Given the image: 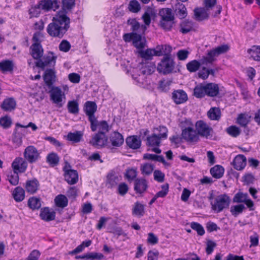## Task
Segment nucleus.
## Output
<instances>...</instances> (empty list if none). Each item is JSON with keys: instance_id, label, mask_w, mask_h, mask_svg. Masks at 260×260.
Instances as JSON below:
<instances>
[{"instance_id": "nucleus-30", "label": "nucleus", "mask_w": 260, "mask_h": 260, "mask_svg": "<svg viewBox=\"0 0 260 260\" xmlns=\"http://www.w3.org/2000/svg\"><path fill=\"white\" fill-rule=\"evenodd\" d=\"M75 6V0H62V8L58 12H62L67 15V13L71 11Z\"/></svg>"}, {"instance_id": "nucleus-23", "label": "nucleus", "mask_w": 260, "mask_h": 260, "mask_svg": "<svg viewBox=\"0 0 260 260\" xmlns=\"http://www.w3.org/2000/svg\"><path fill=\"white\" fill-rule=\"evenodd\" d=\"M16 107V102L13 98L5 99L2 102L1 107L6 112H11L15 110Z\"/></svg>"}, {"instance_id": "nucleus-12", "label": "nucleus", "mask_w": 260, "mask_h": 260, "mask_svg": "<svg viewBox=\"0 0 260 260\" xmlns=\"http://www.w3.org/2000/svg\"><path fill=\"white\" fill-rule=\"evenodd\" d=\"M26 159L22 157H16L12 164V168L15 173H24L27 167Z\"/></svg>"}, {"instance_id": "nucleus-29", "label": "nucleus", "mask_w": 260, "mask_h": 260, "mask_svg": "<svg viewBox=\"0 0 260 260\" xmlns=\"http://www.w3.org/2000/svg\"><path fill=\"white\" fill-rule=\"evenodd\" d=\"M30 49L31 54L34 59L38 60L43 56V49L41 44H32Z\"/></svg>"}, {"instance_id": "nucleus-20", "label": "nucleus", "mask_w": 260, "mask_h": 260, "mask_svg": "<svg viewBox=\"0 0 260 260\" xmlns=\"http://www.w3.org/2000/svg\"><path fill=\"white\" fill-rule=\"evenodd\" d=\"M232 165L234 168L238 171L244 169L246 165V158L242 154L237 155L234 159Z\"/></svg>"}, {"instance_id": "nucleus-54", "label": "nucleus", "mask_w": 260, "mask_h": 260, "mask_svg": "<svg viewBox=\"0 0 260 260\" xmlns=\"http://www.w3.org/2000/svg\"><path fill=\"white\" fill-rule=\"evenodd\" d=\"M245 207L243 204H239L237 205L232 206L231 207L230 211L232 214L234 216L242 213Z\"/></svg>"}, {"instance_id": "nucleus-8", "label": "nucleus", "mask_w": 260, "mask_h": 260, "mask_svg": "<svg viewBox=\"0 0 260 260\" xmlns=\"http://www.w3.org/2000/svg\"><path fill=\"white\" fill-rule=\"evenodd\" d=\"M49 91L50 100L55 104L58 108L63 106V98L65 99V95L61 89L58 87L53 86Z\"/></svg>"}, {"instance_id": "nucleus-41", "label": "nucleus", "mask_w": 260, "mask_h": 260, "mask_svg": "<svg viewBox=\"0 0 260 260\" xmlns=\"http://www.w3.org/2000/svg\"><path fill=\"white\" fill-rule=\"evenodd\" d=\"M13 61L10 60H5L0 62V70L3 72H12L13 70Z\"/></svg>"}, {"instance_id": "nucleus-50", "label": "nucleus", "mask_w": 260, "mask_h": 260, "mask_svg": "<svg viewBox=\"0 0 260 260\" xmlns=\"http://www.w3.org/2000/svg\"><path fill=\"white\" fill-rule=\"evenodd\" d=\"M28 205L32 210L39 209L41 206L40 199L36 197H31L28 201Z\"/></svg>"}, {"instance_id": "nucleus-63", "label": "nucleus", "mask_w": 260, "mask_h": 260, "mask_svg": "<svg viewBox=\"0 0 260 260\" xmlns=\"http://www.w3.org/2000/svg\"><path fill=\"white\" fill-rule=\"evenodd\" d=\"M249 120L247 116L244 114H240L237 118V123L241 126L245 127Z\"/></svg>"}, {"instance_id": "nucleus-28", "label": "nucleus", "mask_w": 260, "mask_h": 260, "mask_svg": "<svg viewBox=\"0 0 260 260\" xmlns=\"http://www.w3.org/2000/svg\"><path fill=\"white\" fill-rule=\"evenodd\" d=\"M208 10L205 8H197L194 10V18L196 20L201 21L207 19L209 17Z\"/></svg>"}, {"instance_id": "nucleus-44", "label": "nucleus", "mask_w": 260, "mask_h": 260, "mask_svg": "<svg viewBox=\"0 0 260 260\" xmlns=\"http://www.w3.org/2000/svg\"><path fill=\"white\" fill-rule=\"evenodd\" d=\"M56 205L60 208H64L68 205L67 198L63 194H59L54 199Z\"/></svg>"}, {"instance_id": "nucleus-52", "label": "nucleus", "mask_w": 260, "mask_h": 260, "mask_svg": "<svg viewBox=\"0 0 260 260\" xmlns=\"http://www.w3.org/2000/svg\"><path fill=\"white\" fill-rule=\"evenodd\" d=\"M41 7L38 4V5L31 6L28 10L29 18L33 17H38L41 13Z\"/></svg>"}, {"instance_id": "nucleus-36", "label": "nucleus", "mask_w": 260, "mask_h": 260, "mask_svg": "<svg viewBox=\"0 0 260 260\" xmlns=\"http://www.w3.org/2000/svg\"><path fill=\"white\" fill-rule=\"evenodd\" d=\"M83 136L82 131H76L75 132H70L68 133L67 139L73 143H78L81 141Z\"/></svg>"}, {"instance_id": "nucleus-2", "label": "nucleus", "mask_w": 260, "mask_h": 260, "mask_svg": "<svg viewBox=\"0 0 260 260\" xmlns=\"http://www.w3.org/2000/svg\"><path fill=\"white\" fill-rule=\"evenodd\" d=\"M155 66L153 62L143 63L138 68L133 69L132 77L139 86L148 84L146 77L152 74L155 71Z\"/></svg>"}, {"instance_id": "nucleus-7", "label": "nucleus", "mask_w": 260, "mask_h": 260, "mask_svg": "<svg viewBox=\"0 0 260 260\" xmlns=\"http://www.w3.org/2000/svg\"><path fill=\"white\" fill-rule=\"evenodd\" d=\"M196 128L197 134L206 139L212 137L213 134V128L203 120H199L196 123Z\"/></svg>"}, {"instance_id": "nucleus-4", "label": "nucleus", "mask_w": 260, "mask_h": 260, "mask_svg": "<svg viewBox=\"0 0 260 260\" xmlns=\"http://www.w3.org/2000/svg\"><path fill=\"white\" fill-rule=\"evenodd\" d=\"M97 110V105L94 102L87 101L84 105L83 111L88 116L90 123V128L92 132L96 131L97 118L94 113Z\"/></svg>"}, {"instance_id": "nucleus-19", "label": "nucleus", "mask_w": 260, "mask_h": 260, "mask_svg": "<svg viewBox=\"0 0 260 260\" xmlns=\"http://www.w3.org/2000/svg\"><path fill=\"white\" fill-rule=\"evenodd\" d=\"M139 54L143 59L151 60L153 56H160L162 54V53L161 50L157 51L153 49H147L146 50L141 49L139 51Z\"/></svg>"}, {"instance_id": "nucleus-38", "label": "nucleus", "mask_w": 260, "mask_h": 260, "mask_svg": "<svg viewBox=\"0 0 260 260\" xmlns=\"http://www.w3.org/2000/svg\"><path fill=\"white\" fill-rule=\"evenodd\" d=\"M69 113L77 115L79 112V103L76 100L69 101L67 104Z\"/></svg>"}, {"instance_id": "nucleus-62", "label": "nucleus", "mask_w": 260, "mask_h": 260, "mask_svg": "<svg viewBox=\"0 0 260 260\" xmlns=\"http://www.w3.org/2000/svg\"><path fill=\"white\" fill-rule=\"evenodd\" d=\"M179 126L182 131L193 127V123L190 119L183 118L180 122Z\"/></svg>"}, {"instance_id": "nucleus-22", "label": "nucleus", "mask_w": 260, "mask_h": 260, "mask_svg": "<svg viewBox=\"0 0 260 260\" xmlns=\"http://www.w3.org/2000/svg\"><path fill=\"white\" fill-rule=\"evenodd\" d=\"M65 180L69 184H76L78 181V174L74 170H67L64 171Z\"/></svg>"}, {"instance_id": "nucleus-11", "label": "nucleus", "mask_w": 260, "mask_h": 260, "mask_svg": "<svg viewBox=\"0 0 260 260\" xmlns=\"http://www.w3.org/2000/svg\"><path fill=\"white\" fill-rule=\"evenodd\" d=\"M108 137L104 133H97L94 134L89 141L92 146L100 149L104 147L107 144Z\"/></svg>"}, {"instance_id": "nucleus-53", "label": "nucleus", "mask_w": 260, "mask_h": 260, "mask_svg": "<svg viewBox=\"0 0 260 260\" xmlns=\"http://www.w3.org/2000/svg\"><path fill=\"white\" fill-rule=\"evenodd\" d=\"M172 81L170 79H162L159 81L158 88L162 91L169 90Z\"/></svg>"}, {"instance_id": "nucleus-51", "label": "nucleus", "mask_w": 260, "mask_h": 260, "mask_svg": "<svg viewBox=\"0 0 260 260\" xmlns=\"http://www.w3.org/2000/svg\"><path fill=\"white\" fill-rule=\"evenodd\" d=\"M229 50V47L228 45H222L221 46H218L211 50V52L214 54L215 57L218 56V55L226 53Z\"/></svg>"}, {"instance_id": "nucleus-26", "label": "nucleus", "mask_w": 260, "mask_h": 260, "mask_svg": "<svg viewBox=\"0 0 260 260\" xmlns=\"http://www.w3.org/2000/svg\"><path fill=\"white\" fill-rule=\"evenodd\" d=\"M110 140L112 145L114 147L121 146L124 142L122 135L118 132H114L111 136Z\"/></svg>"}, {"instance_id": "nucleus-17", "label": "nucleus", "mask_w": 260, "mask_h": 260, "mask_svg": "<svg viewBox=\"0 0 260 260\" xmlns=\"http://www.w3.org/2000/svg\"><path fill=\"white\" fill-rule=\"evenodd\" d=\"M41 9L46 11L55 10L59 7L57 0H42L39 3Z\"/></svg>"}, {"instance_id": "nucleus-48", "label": "nucleus", "mask_w": 260, "mask_h": 260, "mask_svg": "<svg viewBox=\"0 0 260 260\" xmlns=\"http://www.w3.org/2000/svg\"><path fill=\"white\" fill-rule=\"evenodd\" d=\"M193 29V24L192 22L189 21H185L180 24V31L184 34H186Z\"/></svg>"}, {"instance_id": "nucleus-18", "label": "nucleus", "mask_w": 260, "mask_h": 260, "mask_svg": "<svg viewBox=\"0 0 260 260\" xmlns=\"http://www.w3.org/2000/svg\"><path fill=\"white\" fill-rule=\"evenodd\" d=\"M40 187L39 181L36 178L28 180L25 182V188L30 194L35 193Z\"/></svg>"}, {"instance_id": "nucleus-1", "label": "nucleus", "mask_w": 260, "mask_h": 260, "mask_svg": "<svg viewBox=\"0 0 260 260\" xmlns=\"http://www.w3.org/2000/svg\"><path fill=\"white\" fill-rule=\"evenodd\" d=\"M70 27V18L62 12H57L48 25L46 31L50 36L61 39Z\"/></svg>"}, {"instance_id": "nucleus-46", "label": "nucleus", "mask_w": 260, "mask_h": 260, "mask_svg": "<svg viewBox=\"0 0 260 260\" xmlns=\"http://www.w3.org/2000/svg\"><path fill=\"white\" fill-rule=\"evenodd\" d=\"M127 9L131 12L137 13L141 10V7L137 0H131L129 2Z\"/></svg>"}, {"instance_id": "nucleus-5", "label": "nucleus", "mask_w": 260, "mask_h": 260, "mask_svg": "<svg viewBox=\"0 0 260 260\" xmlns=\"http://www.w3.org/2000/svg\"><path fill=\"white\" fill-rule=\"evenodd\" d=\"M143 34L131 32L124 34L123 39L125 42H132L133 46L138 49H143L146 43V39L142 37Z\"/></svg>"}, {"instance_id": "nucleus-35", "label": "nucleus", "mask_w": 260, "mask_h": 260, "mask_svg": "<svg viewBox=\"0 0 260 260\" xmlns=\"http://www.w3.org/2000/svg\"><path fill=\"white\" fill-rule=\"evenodd\" d=\"M221 111L219 108L212 107L207 112L208 117L211 120L218 121L221 117Z\"/></svg>"}, {"instance_id": "nucleus-58", "label": "nucleus", "mask_w": 260, "mask_h": 260, "mask_svg": "<svg viewBox=\"0 0 260 260\" xmlns=\"http://www.w3.org/2000/svg\"><path fill=\"white\" fill-rule=\"evenodd\" d=\"M226 131L231 136L235 138L238 137L241 133L240 128L235 125H232L228 127Z\"/></svg>"}, {"instance_id": "nucleus-39", "label": "nucleus", "mask_w": 260, "mask_h": 260, "mask_svg": "<svg viewBox=\"0 0 260 260\" xmlns=\"http://www.w3.org/2000/svg\"><path fill=\"white\" fill-rule=\"evenodd\" d=\"M193 95L197 98H202L206 95L205 84L197 85L193 89Z\"/></svg>"}, {"instance_id": "nucleus-34", "label": "nucleus", "mask_w": 260, "mask_h": 260, "mask_svg": "<svg viewBox=\"0 0 260 260\" xmlns=\"http://www.w3.org/2000/svg\"><path fill=\"white\" fill-rule=\"evenodd\" d=\"M175 12L180 19L185 18L187 15L186 8L182 3H178L175 5Z\"/></svg>"}, {"instance_id": "nucleus-13", "label": "nucleus", "mask_w": 260, "mask_h": 260, "mask_svg": "<svg viewBox=\"0 0 260 260\" xmlns=\"http://www.w3.org/2000/svg\"><path fill=\"white\" fill-rule=\"evenodd\" d=\"M127 24L131 26V30L132 32L138 34H144L147 27L144 25H140L136 18H129L127 21Z\"/></svg>"}, {"instance_id": "nucleus-57", "label": "nucleus", "mask_w": 260, "mask_h": 260, "mask_svg": "<svg viewBox=\"0 0 260 260\" xmlns=\"http://www.w3.org/2000/svg\"><path fill=\"white\" fill-rule=\"evenodd\" d=\"M248 198V195L247 193H244L242 192H238L235 195L233 202L238 203H244Z\"/></svg>"}, {"instance_id": "nucleus-64", "label": "nucleus", "mask_w": 260, "mask_h": 260, "mask_svg": "<svg viewBox=\"0 0 260 260\" xmlns=\"http://www.w3.org/2000/svg\"><path fill=\"white\" fill-rule=\"evenodd\" d=\"M169 184L166 183L161 185L162 190L159 191L156 193V197L157 198H164L167 196L169 191Z\"/></svg>"}, {"instance_id": "nucleus-37", "label": "nucleus", "mask_w": 260, "mask_h": 260, "mask_svg": "<svg viewBox=\"0 0 260 260\" xmlns=\"http://www.w3.org/2000/svg\"><path fill=\"white\" fill-rule=\"evenodd\" d=\"M210 172L213 177L216 179H219L223 176L224 169L220 165H216L211 168Z\"/></svg>"}, {"instance_id": "nucleus-25", "label": "nucleus", "mask_w": 260, "mask_h": 260, "mask_svg": "<svg viewBox=\"0 0 260 260\" xmlns=\"http://www.w3.org/2000/svg\"><path fill=\"white\" fill-rule=\"evenodd\" d=\"M206 95L210 97H214L219 93L218 85L213 83H209L205 84Z\"/></svg>"}, {"instance_id": "nucleus-21", "label": "nucleus", "mask_w": 260, "mask_h": 260, "mask_svg": "<svg viewBox=\"0 0 260 260\" xmlns=\"http://www.w3.org/2000/svg\"><path fill=\"white\" fill-rule=\"evenodd\" d=\"M187 99V94L182 90H175L172 93V99L176 104L184 103Z\"/></svg>"}, {"instance_id": "nucleus-16", "label": "nucleus", "mask_w": 260, "mask_h": 260, "mask_svg": "<svg viewBox=\"0 0 260 260\" xmlns=\"http://www.w3.org/2000/svg\"><path fill=\"white\" fill-rule=\"evenodd\" d=\"M182 136L184 139L188 142H198L199 137L193 127L182 131Z\"/></svg>"}, {"instance_id": "nucleus-60", "label": "nucleus", "mask_w": 260, "mask_h": 260, "mask_svg": "<svg viewBox=\"0 0 260 260\" xmlns=\"http://www.w3.org/2000/svg\"><path fill=\"white\" fill-rule=\"evenodd\" d=\"M12 124V119L8 116L3 117L0 119V125L4 128L7 129L9 128L11 126Z\"/></svg>"}, {"instance_id": "nucleus-42", "label": "nucleus", "mask_w": 260, "mask_h": 260, "mask_svg": "<svg viewBox=\"0 0 260 260\" xmlns=\"http://www.w3.org/2000/svg\"><path fill=\"white\" fill-rule=\"evenodd\" d=\"M201 63L197 60H192L186 64V69L190 73L196 72L199 70Z\"/></svg>"}, {"instance_id": "nucleus-61", "label": "nucleus", "mask_w": 260, "mask_h": 260, "mask_svg": "<svg viewBox=\"0 0 260 260\" xmlns=\"http://www.w3.org/2000/svg\"><path fill=\"white\" fill-rule=\"evenodd\" d=\"M125 177L128 181L134 180L137 176V172L136 169L131 168L126 170Z\"/></svg>"}, {"instance_id": "nucleus-14", "label": "nucleus", "mask_w": 260, "mask_h": 260, "mask_svg": "<svg viewBox=\"0 0 260 260\" xmlns=\"http://www.w3.org/2000/svg\"><path fill=\"white\" fill-rule=\"evenodd\" d=\"M148 188V183L146 179L144 178H137L134 182V190L136 193L140 194L145 192Z\"/></svg>"}, {"instance_id": "nucleus-27", "label": "nucleus", "mask_w": 260, "mask_h": 260, "mask_svg": "<svg viewBox=\"0 0 260 260\" xmlns=\"http://www.w3.org/2000/svg\"><path fill=\"white\" fill-rule=\"evenodd\" d=\"M40 216L42 220L46 221H50L55 219V212L50 211L49 208L45 207L41 209Z\"/></svg>"}, {"instance_id": "nucleus-9", "label": "nucleus", "mask_w": 260, "mask_h": 260, "mask_svg": "<svg viewBox=\"0 0 260 260\" xmlns=\"http://www.w3.org/2000/svg\"><path fill=\"white\" fill-rule=\"evenodd\" d=\"M24 158L30 164L37 162L40 158V153L38 149L34 146H27L24 150Z\"/></svg>"}, {"instance_id": "nucleus-55", "label": "nucleus", "mask_w": 260, "mask_h": 260, "mask_svg": "<svg viewBox=\"0 0 260 260\" xmlns=\"http://www.w3.org/2000/svg\"><path fill=\"white\" fill-rule=\"evenodd\" d=\"M174 24V20H160V27L166 30H170Z\"/></svg>"}, {"instance_id": "nucleus-24", "label": "nucleus", "mask_w": 260, "mask_h": 260, "mask_svg": "<svg viewBox=\"0 0 260 260\" xmlns=\"http://www.w3.org/2000/svg\"><path fill=\"white\" fill-rule=\"evenodd\" d=\"M126 145L131 149H139L141 145V141L137 136H131L126 139Z\"/></svg>"}, {"instance_id": "nucleus-6", "label": "nucleus", "mask_w": 260, "mask_h": 260, "mask_svg": "<svg viewBox=\"0 0 260 260\" xmlns=\"http://www.w3.org/2000/svg\"><path fill=\"white\" fill-rule=\"evenodd\" d=\"M230 203V198L225 194H221L215 199L214 203H211L212 209L217 213L220 212L229 207Z\"/></svg>"}, {"instance_id": "nucleus-10", "label": "nucleus", "mask_w": 260, "mask_h": 260, "mask_svg": "<svg viewBox=\"0 0 260 260\" xmlns=\"http://www.w3.org/2000/svg\"><path fill=\"white\" fill-rule=\"evenodd\" d=\"M57 57L54 55L53 52L49 53L48 55H45L42 59L40 58L36 62V66L44 70L47 66L54 67L56 63Z\"/></svg>"}, {"instance_id": "nucleus-32", "label": "nucleus", "mask_w": 260, "mask_h": 260, "mask_svg": "<svg viewBox=\"0 0 260 260\" xmlns=\"http://www.w3.org/2000/svg\"><path fill=\"white\" fill-rule=\"evenodd\" d=\"M160 17V20H174V15L171 9L162 8L160 9L158 13Z\"/></svg>"}, {"instance_id": "nucleus-33", "label": "nucleus", "mask_w": 260, "mask_h": 260, "mask_svg": "<svg viewBox=\"0 0 260 260\" xmlns=\"http://www.w3.org/2000/svg\"><path fill=\"white\" fill-rule=\"evenodd\" d=\"M12 196L16 202H21L25 198V191L21 187L17 186L13 190Z\"/></svg>"}, {"instance_id": "nucleus-31", "label": "nucleus", "mask_w": 260, "mask_h": 260, "mask_svg": "<svg viewBox=\"0 0 260 260\" xmlns=\"http://www.w3.org/2000/svg\"><path fill=\"white\" fill-rule=\"evenodd\" d=\"M132 214L139 217H142L145 214V206L139 202H136L133 206Z\"/></svg>"}, {"instance_id": "nucleus-47", "label": "nucleus", "mask_w": 260, "mask_h": 260, "mask_svg": "<svg viewBox=\"0 0 260 260\" xmlns=\"http://www.w3.org/2000/svg\"><path fill=\"white\" fill-rule=\"evenodd\" d=\"M59 161V157L56 153L51 152L47 156V161L52 167L58 165Z\"/></svg>"}, {"instance_id": "nucleus-43", "label": "nucleus", "mask_w": 260, "mask_h": 260, "mask_svg": "<svg viewBox=\"0 0 260 260\" xmlns=\"http://www.w3.org/2000/svg\"><path fill=\"white\" fill-rule=\"evenodd\" d=\"M216 60V57L212 53L211 51H208L206 56H203L200 62L201 64L208 65L212 63Z\"/></svg>"}, {"instance_id": "nucleus-56", "label": "nucleus", "mask_w": 260, "mask_h": 260, "mask_svg": "<svg viewBox=\"0 0 260 260\" xmlns=\"http://www.w3.org/2000/svg\"><path fill=\"white\" fill-rule=\"evenodd\" d=\"M99 128V133H104V134H106L109 130V125L108 123L105 120H103L99 122L97 120V124H96V129Z\"/></svg>"}, {"instance_id": "nucleus-3", "label": "nucleus", "mask_w": 260, "mask_h": 260, "mask_svg": "<svg viewBox=\"0 0 260 260\" xmlns=\"http://www.w3.org/2000/svg\"><path fill=\"white\" fill-rule=\"evenodd\" d=\"M165 55L157 64V71L160 74L168 75L172 73L175 68V62L169 54L172 51V47L170 46L164 45L162 46Z\"/></svg>"}, {"instance_id": "nucleus-49", "label": "nucleus", "mask_w": 260, "mask_h": 260, "mask_svg": "<svg viewBox=\"0 0 260 260\" xmlns=\"http://www.w3.org/2000/svg\"><path fill=\"white\" fill-rule=\"evenodd\" d=\"M248 52L254 60L260 61L259 46H253L251 49L248 50Z\"/></svg>"}, {"instance_id": "nucleus-40", "label": "nucleus", "mask_w": 260, "mask_h": 260, "mask_svg": "<svg viewBox=\"0 0 260 260\" xmlns=\"http://www.w3.org/2000/svg\"><path fill=\"white\" fill-rule=\"evenodd\" d=\"M154 169V166L150 163H144L141 164L140 171L142 175L145 176L150 175Z\"/></svg>"}, {"instance_id": "nucleus-59", "label": "nucleus", "mask_w": 260, "mask_h": 260, "mask_svg": "<svg viewBox=\"0 0 260 260\" xmlns=\"http://www.w3.org/2000/svg\"><path fill=\"white\" fill-rule=\"evenodd\" d=\"M190 227L192 230L197 231L198 234L200 236H203L205 234V230L203 226L198 222H191Z\"/></svg>"}, {"instance_id": "nucleus-15", "label": "nucleus", "mask_w": 260, "mask_h": 260, "mask_svg": "<svg viewBox=\"0 0 260 260\" xmlns=\"http://www.w3.org/2000/svg\"><path fill=\"white\" fill-rule=\"evenodd\" d=\"M43 77L45 84L49 88L53 87L52 85L56 80L55 72L54 69H47Z\"/></svg>"}, {"instance_id": "nucleus-45", "label": "nucleus", "mask_w": 260, "mask_h": 260, "mask_svg": "<svg viewBox=\"0 0 260 260\" xmlns=\"http://www.w3.org/2000/svg\"><path fill=\"white\" fill-rule=\"evenodd\" d=\"M161 139L156 134H152L147 138V145L148 146H159Z\"/></svg>"}]
</instances>
